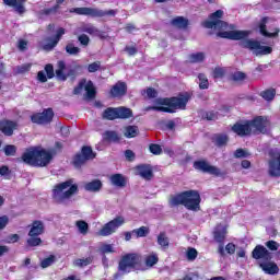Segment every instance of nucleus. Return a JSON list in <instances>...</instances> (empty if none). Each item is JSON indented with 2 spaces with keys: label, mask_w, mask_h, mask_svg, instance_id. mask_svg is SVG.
Wrapping results in <instances>:
<instances>
[{
  "label": "nucleus",
  "mask_w": 280,
  "mask_h": 280,
  "mask_svg": "<svg viewBox=\"0 0 280 280\" xmlns=\"http://www.w3.org/2000/svg\"><path fill=\"white\" fill-rule=\"evenodd\" d=\"M75 226L79 230V233H81V235H88L89 234V223H86V221L79 220V221L75 222Z\"/></svg>",
  "instance_id": "58836bf2"
},
{
  "label": "nucleus",
  "mask_w": 280,
  "mask_h": 280,
  "mask_svg": "<svg viewBox=\"0 0 280 280\" xmlns=\"http://www.w3.org/2000/svg\"><path fill=\"white\" fill-rule=\"evenodd\" d=\"M100 252L102 255H106V253H115V249H113V245L110 244H103L100 248Z\"/></svg>",
  "instance_id": "5fc2aeb1"
},
{
  "label": "nucleus",
  "mask_w": 280,
  "mask_h": 280,
  "mask_svg": "<svg viewBox=\"0 0 280 280\" xmlns=\"http://www.w3.org/2000/svg\"><path fill=\"white\" fill-rule=\"evenodd\" d=\"M200 192L198 190H185L176 195H171L168 199L170 207H179L183 205L188 211H200Z\"/></svg>",
  "instance_id": "39448f33"
},
{
  "label": "nucleus",
  "mask_w": 280,
  "mask_h": 280,
  "mask_svg": "<svg viewBox=\"0 0 280 280\" xmlns=\"http://www.w3.org/2000/svg\"><path fill=\"white\" fill-rule=\"evenodd\" d=\"M62 142L58 141L49 150L43 149V147H30L21 158H18V163H25L32 167H47L54 161V156L62 152Z\"/></svg>",
  "instance_id": "f03ea898"
},
{
  "label": "nucleus",
  "mask_w": 280,
  "mask_h": 280,
  "mask_svg": "<svg viewBox=\"0 0 280 280\" xmlns=\"http://www.w3.org/2000/svg\"><path fill=\"white\" fill-rule=\"evenodd\" d=\"M136 172L138 176L143 178V180H152L154 178V170L150 164H139L136 166Z\"/></svg>",
  "instance_id": "412c9836"
},
{
  "label": "nucleus",
  "mask_w": 280,
  "mask_h": 280,
  "mask_svg": "<svg viewBox=\"0 0 280 280\" xmlns=\"http://www.w3.org/2000/svg\"><path fill=\"white\" fill-rule=\"evenodd\" d=\"M102 187H104V184L100 179H93L84 184L85 191H90L91 194L102 191Z\"/></svg>",
  "instance_id": "a878e982"
},
{
  "label": "nucleus",
  "mask_w": 280,
  "mask_h": 280,
  "mask_svg": "<svg viewBox=\"0 0 280 280\" xmlns=\"http://www.w3.org/2000/svg\"><path fill=\"white\" fill-rule=\"evenodd\" d=\"M224 75H226V70L224 68H220V67L214 68L212 72V77L214 78V80H220L224 78Z\"/></svg>",
  "instance_id": "49530a36"
},
{
  "label": "nucleus",
  "mask_w": 280,
  "mask_h": 280,
  "mask_svg": "<svg viewBox=\"0 0 280 280\" xmlns=\"http://www.w3.org/2000/svg\"><path fill=\"white\" fill-rule=\"evenodd\" d=\"M56 261V256L50 255L47 258H44L40 261V267L42 268H49V266H52V264Z\"/></svg>",
  "instance_id": "09e8293b"
},
{
  "label": "nucleus",
  "mask_w": 280,
  "mask_h": 280,
  "mask_svg": "<svg viewBox=\"0 0 280 280\" xmlns=\"http://www.w3.org/2000/svg\"><path fill=\"white\" fill-rule=\"evenodd\" d=\"M228 233L229 231L226 226L222 223H218L212 231V236L214 242L219 245L218 253L221 257L226 256V254L224 253V242L226 241Z\"/></svg>",
  "instance_id": "f8f14e48"
},
{
  "label": "nucleus",
  "mask_w": 280,
  "mask_h": 280,
  "mask_svg": "<svg viewBox=\"0 0 280 280\" xmlns=\"http://www.w3.org/2000/svg\"><path fill=\"white\" fill-rule=\"evenodd\" d=\"M109 180L114 187L124 188L126 185H128V179H126V176H124L121 173L110 175Z\"/></svg>",
  "instance_id": "bb28decb"
},
{
  "label": "nucleus",
  "mask_w": 280,
  "mask_h": 280,
  "mask_svg": "<svg viewBox=\"0 0 280 280\" xmlns=\"http://www.w3.org/2000/svg\"><path fill=\"white\" fill-rule=\"evenodd\" d=\"M78 40L84 47H88L89 43H91V38H89V35H86V34L79 35Z\"/></svg>",
  "instance_id": "6e6d98bb"
},
{
  "label": "nucleus",
  "mask_w": 280,
  "mask_h": 280,
  "mask_svg": "<svg viewBox=\"0 0 280 280\" xmlns=\"http://www.w3.org/2000/svg\"><path fill=\"white\" fill-rule=\"evenodd\" d=\"M18 49H20V51H25L27 49V40L20 39L18 44Z\"/></svg>",
  "instance_id": "338daca9"
},
{
  "label": "nucleus",
  "mask_w": 280,
  "mask_h": 280,
  "mask_svg": "<svg viewBox=\"0 0 280 280\" xmlns=\"http://www.w3.org/2000/svg\"><path fill=\"white\" fill-rule=\"evenodd\" d=\"M266 262H261L259 267L266 275H279V265L275 261L265 260Z\"/></svg>",
  "instance_id": "393cba45"
},
{
  "label": "nucleus",
  "mask_w": 280,
  "mask_h": 280,
  "mask_svg": "<svg viewBox=\"0 0 280 280\" xmlns=\"http://www.w3.org/2000/svg\"><path fill=\"white\" fill-rule=\"evenodd\" d=\"M194 170L202 172V174H211V176H226V172H221L219 167L213 166L207 160H197L192 164Z\"/></svg>",
  "instance_id": "ddd939ff"
},
{
  "label": "nucleus",
  "mask_w": 280,
  "mask_h": 280,
  "mask_svg": "<svg viewBox=\"0 0 280 280\" xmlns=\"http://www.w3.org/2000/svg\"><path fill=\"white\" fill-rule=\"evenodd\" d=\"M125 51L128 52V56H137V47L135 46H126Z\"/></svg>",
  "instance_id": "69168bd1"
},
{
  "label": "nucleus",
  "mask_w": 280,
  "mask_h": 280,
  "mask_svg": "<svg viewBox=\"0 0 280 280\" xmlns=\"http://www.w3.org/2000/svg\"><path fill=\"white\" fill-rule=\"evenodd\" d=\"M156 242L162 250H167L170 248V237H167L166 232H160Z\"/></svg>",
  "instance_id": "7c9ffc66"
},
{
  "label": "nucleus",
  "mask_w": 280,
  "mask_h": 280,
  "mask_svg": "<svg viewBox=\"0 0 280 280\" xmlns=\"http://www.w3.org/2000/svg\"><path fill=\"white\" fill-rule=\"evenodd\" d=\"M186 257L188 261H195V259L198 257V250L194 247H190L187 249Z\"/></svg>",
  "instance_id": "603ef678"
},
{
  "label": "nucleus",
  "mask_w": 280,
  "mask_h": 280,
  "mask_svg": "<svg viewBox=\"0 0 280 280\" xmlns=\"http://www.w3.org/2000/svg\"><path fill=\"white\" fill-rule=\"evenodd\" d=\"M54 108H45L42 113H35L31 116L32 124H37V126H47L54 121L55 117Z\"/></svg>",
  "instance_id": "2eb2a0df"
},
{
  "label": "nucleus",
  "mask_w": 280,
  "mask_h": 280,
  "mask_svg": "<svg viewBox=\"0 0 280 280\" xmlns=\"http://www.w3.org/2000/svg\"><path fill=\"white\" fill-rule=\"evenodd\" d=\"M259 95L266 102H272V100H275V97L277 96V90L275 88L267 89L261 91Z\"/></svg>",
  "instance_id": "2f4dec72"
},
{
  "label": "nucleus",
  "mask_w": 280,
  "mask_h": 280,
  "mask_svg": "<svg viewBox=\"0 0 280 280\" xmlns=\"http://www.w3.org/2000/svg\"><path fill=\"white\" fill-rule=\"evenodd\" d=\"M191 100L189 93H179L177 96L156 98L155 104L159 106H149L147 110H156L158 113H170L174 114L178 108L185 110L187 104Z\"/></svg>",
  "instance_id": "20e7f679"
},
{
  "label": "nucleus",
  "mask_w": 280,
  "mask_h": 280,
  "mask_svg": "<svg viewBox=\"0 0 280 280\" xmlns=\"http://www.w3.org/2000/svg\"><path fill=\"white\" fill-rule=\"evenodd\" d=\"M124 135L126 139H135L139 135V127L129 125L125 128Z\"/></svg>",
  "instance_id": "72a5a7b5"
},
{
  "label": "nucleus",
  "mask_w": 280,
  "mask_h": 280,
  "mask_svg": "<svg viewBox=\"0 0 280 280\" xmlns=\"http://www.w3.org/2000/svg\"><path fill=\"white\" fill-rule=\"evenodd\" d=\"M65 69H67V63L65 61H58V69L55 71V75L59 82H67V78H69L65 73Z\"/></svg>",
  "instance_id": "c756f323"
},
{
  "label": "nucleus",
  "mask_w": 280,
  "mask_h": 280,
  "mask_svg": "<svg viewBox=\"0 0 280 280\" xmlns=\"http://www.w3.org/2000/svg\"><path fill=\"white\" fill-rule=\"evenodd\" d=\"M84 32L86 34L93 35V34H100V30H97V27L91 25L84 28Z\"/></svg>",
  "instance_id": "0e129e2a"
},
{
  "label": "nucleus",
  "mask_w": 280,
  "mask_h": 280,
  "mask_svg": "<svg viewBox=\"0 0 280 280\" xmlns=\"http://www.w3.org/2000/svg\"><path fill=\"white\" fill-rule=\"evenodd\" d=\"M11 8H14V10H15V12H18V14H25V5L18 2V0L14 2V4Z\"/></svg>",
  "instance_id": "864d4df0"
},
{
  "label": "nucleus",
  "mask_w": 280,
  "mask_h": 280,
  "mask_svg": "<svg viewBox=\"0 0 280 280\" xmlns=\"http://www.w3.org/2000/svg\"><path fill=\"white\" fill-rule=\"evenodd\" d=\"M67 34V31L63 27H59L54 37H48L47 43L43 45L44 51H52L55 47L58 46L60 40H62V35Z\"/></svg>",
  "instance_id": "f3484780"
},
{
  "label": "nucleus",
  "mask_w": 280,
  "mask_h": 280,
  "mask_svg": "<svg viewBox=\"0 0 280 280\" xmlns=\"http://www.w3.org/2000/svg\"><path fill=\"white\" fill-rule=\"evenodd\" d=\"M118 270L121 275H130V272H143V257L137 253H128L121 256L118 262Z\"/></svg>",
  "instance_id": "0eeeda50"
},
{
  "label": "nucleus",
  "mask_w": 280,
  "mask_h": 280,
  "mask_svg": "<svg viewBox=\"0 0 280 280\" xmlns=\"http://www.w3.org/2000/svg\"><path fill=\"white\" fill-rule=\"evenodd\" d=\"M102 69V61H94L88 65V72L89 73H97Z\"/></svg>",
  "instance_id": "37998d69"
},
{
  "label": "nucleus",
  "mask_w": 280,
  "mask_h": 280,
  "mask_svg": "<svg viewBox=\"0 0 280 280\" xmlns=\"http://www.w3.org/2000/svg\"><path fill=\"white\" fill-rule=\"evenodd\" d=\"M132 235H135V237L139 238V237H148V235H150V228L142 225L138 229L132 230Z\"/></svg>",
  "instance_id": "c9c22d12"
},
{
  "label": "nucleus",
  "mask_w": 280,
  "mask_h": 280,
  "mask_svg": "<svg viewBox=\"0 0 280 280\" xmlns=\"http://www.w3.org/2000/svg\"><path fill=\"white\" fill-rule=\"evenodd\" d=\"M126 224V219L124 217L118 215L114 220L105 223L103 228L98 231V235L101 237H108V235H113V233L117 232L119 226H124Z\"/></svg>",
  "instance_id": "4468645a"
},
{
  "label": "nucleus",
  "mask_w": 280,
  "mask_h": 280,
  "mask_svg": "<svg viewBox=\"0 0 280 280\" xmlns=\"http://www.w3.org/2000/svg\"><path fill=\"white\" fill-rule=\"evenodd\" d=\"M85 90V95L88 100H95V95H97V91L95 90V85L93 81H88L86 79L81 80L78 85L73 89V95H80L82 91Z\"/></svg>",
  "instance_id": "dca6fc26"
},
{
  "label": "nucleus",
  "mask_w": 280,
  "mask_h": 280,
  "mask_svg": "<svg viewBox=\"0 0 280 280\" xmlns=\"http://www.w3.org/2000/svg\"><path fill=\"white\" fill-rule=\"evenodd\" d=\"M224 253L228 255H235V244L234 243H228L224 248Z\"/></svg>",
  "instance_id": "13d9d810"
},
{
  "label": "nucleus",
  "mask_w": 280,
  "mask_h": 280,
  "mask_svg": "<svg viewBox=\"0 0 280 280\" xmlns=\"http://www.w3.org/2000/svg\"><path fill=\"white\" fill-rule=\"evenodd\" d=\"M21 240V236L19 234H11L7 237V244H16Z\"/></svg>",
  "instance_id": "bf43d9fd"
},
{
  "label": "nucleus",
  "mask_w": 280,
  "mask_h": 280,
  "mask_svg": "<svg viewBox=\"0 0 280 280\" xmlns=\"http://www.w3.org/2000/svg\"><path fill=\"white\" fill-rule=\"evenodd\" d=\"M171 25L177 27V30H187L189 27V20L184 16H176L171 21Z\"/></svg>",
  "instance_id": "c85d7f7f"
},
{
  "label": "nucleus",
  "mask_w": 280,
  "mask_h": 280,
  "mask_svg": "<svg viewBox=\"0 0 280 280\" xmlns=\"http://www.w3.org/2000/svg\"><path fill=\"white\" fill-rule=\"evenodd\" d=\"M42 16H54L56 14H60V5L55 4L51 8L43 9L39 11Z\"/></svg>",
  "instance_id": "473e14b6"
},
{
  "label": "nucleus",
  "mask_w": 280,
  "mask_h": 280,
  "mask_svg": "<svg viewBox=\"0 0 280 280\" xmlns=\"http://www.w3.org/2000/svg\"><path fill=\"white\" fill-rule=\"evenodd\" d=\"M128 93V84H126V82L124 81H118L116 82L110 91H109V95L110 97H124L125 95H127Z\"/></svg>",
  "instance_id": "5701e85b"
},
{
  "label": "nucleus",
  "mask_w": 280,
  "mask_h": 280,
  "mask_svg": "<svg viewBox=\"0 0 280 280\" xmlns=\"http://www.w3.org/2000/svg\"><path fill=\"white\" fill-rule=\"evenodd\" d=\"M231 79L233 80V82H244V80H246V73L242 71H236L232 73Z\"/></svg>",
  "instance_id": "3c124183"
},
{
  "label": "nucleus",
  "mask_w": 280,
  "mask_h": 280,
  "mask_svg": "<svg viewBox=\"0 0 280 280\" xmlns=\"http://www.w3.org/2000/svg\"><path fill=\"white\" fill-rule=\"evenodd\" d=\"M144 264L147 268H153V266H156L159 264V255L150 254L145 256Z\"/></svg>",
  "instance_id": "e433bc0d"
},
{
  "label": "nucleus",
  "mask_w": 280,
  "mask_h": 280,
  "mask_svg": "<svg viewBox=\"0 0 280 280\" xmlns=\"http://www.w3.org/2000/svg\"><path fill=\"white\" fill-rule=\"evenodd\" d=\"M97 156V153L93 151L90 145H83L81 151L73 155L72 165L75 170H82L86 165L88 161H93Z\"/></svg>",
  "instance_id": "1a4fd4ad"
},
{
  "label": "nucleus",
  "mask_w": 280,
  "mask_h": 280,
  "mask_svg": "<svg viewBox=\"0 0 280 280\" xmlns=\"http://www.w3.org/2000/svg\"><path fill=\"white\" fill-rule=\"evenodd\" d=\"M80 189L78 184H73V179H68L56 184L51 190V199L55 205H65L67 200H71V197L75 196Z\"/></svg>",
  "instance_id": "423d86ee"
},
{
  "label": "nucleus",
  "mask_w": 280,
  "mask_h": 280,
  "mask_svg": "<svg viewBox=\"0 0 280 280\" xmlns=\"http://www.w3.org/2000/svg\"><path fill=\"white\" fill-rule=\"evenodd\" d=\"M54 78H56V72L54 71V65L51 63H47L44 67V71L37 72V80L38 82H42V84H45L47 80H54Z\"/></svg>",
  "instance_id": "4be33fe9"
},
{
  "label": "nucleus",
  "mask_w": 280,
  "mask_h": 280,
  "mask_svg": "<svg viewBox=\"0 0 280 280\" xmlns=\"http://www.w3.org/2000/svg\"><path fill=\"white\" fill-rule=\"evenodd\" d=\"M28 238L26 240V246L30 248H35L36 246H40L43 244V238L40 235L45 234V223L40 220H34L28 225Z\"/></svg>",
  "instance_id": "6e6552de"
},
{
  "label": "nucleus",
  "mask_w": 280,
  "mask_h": 280,
  "mask_svg": "<svg viewBox=\"0 0 280 280\" xmlns=\"http://www.w3.org/2000/svg\"><path fill=\"white\" fill-rule=\"evenodd\" d=\"M220 113L215 110L210 112H201V119H206L207 121H215L218 119Z\"/></svg>",
  "instance_id": "4c0bfd02"
},
{
  "label": "nucleus",
  "mask_w": 280,
  "mask_h": 280,
  "mask_svg": "<svg viewBox=\"0 0 280 280\" xmlns=\"http://www.w3.org/2000/svg\"><path fill=\"white\" fill-rule=\"evenodd\" d=\"M94 256H89L86 258H79L74 260V266L78 268H86V266H91L93 264Z\"/></svg>",
  "instance_id": "f704fd0d"
},
{
  "label": "nucleus",
  "mask_w": 280,
  "mask_h": 280,
  "mask_svg": "<svg viewBox=\"0 0 280 280\" xmlns=\"http://www.w3.org/2000/svg\"><path fill=\"white\" fill-rule=\"evenodd\" d=\"M73 12H75V14H79L80 16H93L94 19H102L104 16H115V14H117V11L113 9L104 11L89 7L74 8Z\"/></svg>",
  "instance_id": "9b49d317"
},
{
  "label": "nucleus",
  "mask_w": 280,
  "mask_h": 280,
  "mask_svg": "<svg viewBox=\"0 0 280 280\" xmlns=\"http://www.w3.org/2000/svg\"><path fill=\"white\" fill-rule=\"evenodd\" d=\"M14 130H19V122L16 120H0V132H2L4 137H12V135H14Z\"/></svg>",
  "instance_id": "6ab92c4d"
},
{
  "label": "nucleus",
  "mask_w": 280,
  "mask_h": 280,
  "mask_svg": "<svg viewBox=\"0 0 280 280\" xmlns=\"http://www.w3.org/2000/svg\"><path fill=\"white\" fill-rule=\"evenodd\" d=\"M246 156H248V152H246L244 149H237L234 152L235 159H246Z\"/></svg>",
  "instance_id": "4d7b16f0"
},
{
  "label": "nucleus",
  "mask_w": 280,
  "mask_h": 280,
  "mask_svg": "<svg viewBox=\"0 0 280 280\" xmlns=\"http://www.w3.org/2000/svg\"><path fill=\"white\" fill-rule=\"evenodd\" d=\"M270 120L266 116H256L252 120L236 121L231 130L237 137H250V135H266Z\"/></svg>",
  "instance_id": "7ed1b4c3"
},
{
  "label": "nucleus",
  "mask_w": 280,
  "mask_h": 280,
  "mask_svg": "<svg viewBox=\"0 0 280 280\" xmlns=\"http://www.w3.org/2000/svg\"><path fill=\"white\" fill-rule=\"evenodd\" d=\"M189 60L192 63L205 62V52H196L189 56Z\"/></svg>",
  "instance_id": "c03bdc74"
},
{
  "label": "nucleus",
  "mask_w": 280,
  "mask_h": 280,
  "mask_svg": "<svg viewBox=\"0 0 280 280\" xmlns=\"http://www.w3.org/2000/svg\"><path fill=\"white\" fill-rule=\"evenodd\" d=\"M212 143L217 145V148H225L229 145V135L226 133H217L212 137Z\"/></svg>",
  "instance_id": "cd10ccee"
},
{
  "label": "nucleus",
  "mask_w": 280,
  "mask_h": 280,
  "mask_svg": "<svg viewBox=\"0 0 280 280\" xmlns=\"http://www.w3.org/2000/svg\"><path fill=\"white\" fill-rule=\"evenodd\" d=\"M3 152H4L5 156H15L16 155V145L7 144L3 148Z\"/></svg>",
  "instance_id": "a18cd8bd"
},
{
  "label": "nucleus",
  "mask_w": 280,
  "mask_h": 280,
  "mask_svg": "<svg viewBox=\"0 0 280 280\" xmlns=\"http://www.w3.org/2000/svg\"><path fill=\"white\" fill-rule=\"evenodd\" d=\"M30 69H32L31 63H25V65H22V66H18V73H27L30 71Z\"/></svg>",
  "instance_id": "052dcab7"
},
{
  "label": "nucleus",
  "mask_w": 280,
  "mask_h": 280,
  "mask_svg": "<svg viewBox=\"0 0 280 280\" xmlns=\"http://www.w3.org/2000/svg\"><path fill=\"white\" fill-rule=\"evenodd\" d=\"M103 119L107 121H115V119H130L132 117V109L128 107H107L103 114Z\"/></svg>",
  "instance_id": "9d476101"
},
{
  "label": "nucleus",
  "mask_w": 280,
  "mask_h": 280,
  "mask_svg": "<svg viewBox=\"0 0 280 280\" xmlns=\"http://www.w3.org/2000/svg\"><path fill=\"white\" fill-rule=\"evenodd\" d=\"M149 152H151V154H154L155 156H159V154H163V148H161L160 144L151 143L149 145Z\"/></svg>",
  "instance_id": "de8ad7c7"
},
{
  "label": "nucleus",
  "mask_w": 280,
  "mask_h": 280,
  "mask_svg": "<svg viewBox=\"0 0 280 280\" xmlns=\"http://www.w3.org/2000/svg\"><path fill=\"white\" fill-rule=\"evenodd\" d=\"M269 20H270V18H268V16H265L260 20V23L258 25L259 32H260L261 36H265V38H277V36H279L280 30L273 28L272 33L268 32L266 25L268 24Z\"/></svg>",
  "instance_id": "b1692460"
},
{
  "label": "nucleus",
  "mask_w": 280,
  "mask_h": 280,
  "mask_svg": "<svg viewBox=\"0 0 280 280\" xmlns=\"http://www.w3.org/2000/svg\"><path fill=\"white\" fill-rule=\"evenodd\" d=\"M10 174H12V171H10L8 165L0 166V176H10Z\"/></svg>",
  "instance_id": "e2e57ef3"
},
{
  "label": "nucleus",
  "mask_w": 280,
  "mask_h": 280,
  "mask_svg": "<svg viewBox=\"0 0 280 280\" xmlns=\"http://www.w3.org/2000/svg\"><path fill=\"white\" fill-rule=\"evenodd\" d=\"M125 156L127 161H135V152L132 150H126Z\"/></svg>",
  "instance_id": "774afa93"
},
{
  "label": "nucleus",
  "mask_w": 280,
  "mask_h": 280,
  "mask_svg": "<svg viewBox=\"0 0 280 280\" xmlns=\"http://www.w3.org/2000/svg\"><path fill=\"white\" fill-rule=\"evenodd\" d=\"M224 11L217 10L209 15V20L202 22V27L206 30H218L217 38H226L228 40H241L240 47L243 49H249L254 56H268L272 54V47L261 46V42L257 39H248L250 31H226L229 30V23L222 21Z\"/></svg>",
  "instance_id": "f257e3e1"
},
{
  "label": "nucleus",
  "mask_w": 280,
  "mask_h": 280,
  "mask_svg": "<svg viewBox=\"0 0 280 280\" xmlns=\"http://www.w3.org/2000/svg\"><path fill=\"white\" fill-rule=\"evenodd\" d=\"M253 259H264V261L272 260V253H270L264 245H256L252 252Z\"/></svg>",
  "instance_id": "aec40b11"
},
{
  "label": "nucleus",
  "mask_w": 280,
  "mask_h": 280,
  "mask_svg": "<svg viewBox=\"0 0 280 280\" xmlns=\"http://www.w3.org/2000/svg\"><path fill=\"white\" fill-rule=\"evenodd\" d=\"M268 174L271 178H280V152L271 154V160L268 162Z\"/></svg>",
  "instance_id": "a211bd4d"
},
{
  "label": "nucleus",
  "mask_w": 280,
  "mask_h": 280,
  "mask_svg": "<svg viewBox=\"0 0 280 280\" xmlns=\"http://www.w3.org/2000/svg\"><path fill=\"white\" fill-rule=\"evenodd\" d=\"M66 52L69 56H78L80 54V47L75 46L73 43H68L66 45Z\"/></svg>",
  "instance_id": "ea45409f"
},
{
  "label": "nucleus",
  "mask_w": 280,
  "mask_h": 280,
  "mask_svg": "<svg viewBox=\"0 0 280 280\" xmlns=\"http://www.w3.org/2000/svg\"><path fill=\"white\" fill-rule=\"evenodd\" d=\"M266 246L269 250H279V243H277V241H268Z\"/></svg>",
  "instance_id": "680f3d73"
},
{
  "label": "nucleus",
  "mask_w": 280,
  "mask_h": 280,
  "mask_svg": "<svg viewBox=\"0 0 280 280\" xmlns=\"http://www.w3.org/2000/svg\"><path fill=\"white\" fill-rule=\"evenodd\" d=\"M149 100H156L159 97V92L154 88H147L142 91V95H145Z\"/></svg>",
  "instance_id": "79ce46f5"
},
{
  "label": "nucleus",
  "mask_w": 280,
  "mask_h": 280,
  "mask_svg": "<svg viewBox=\"0 0 280 280\" xmlns=\"http://www.w3.org/2000/svg\"><path fill=\"white\" fill-rule=\"evenodd\" d=\"M104 139L106 141H119V135L117 131H105Z\"/></svg>",
  "instance_id": "8fccbe9b"
},
{
  "label": "nucleus",
  "mask_w": 280,
  "mask_h": 280,
  "mask_svg": "<svg viewBox=\"0 0 280 280\" xmlns=\"http://www.w3.org/2000/svg\"><path fill=\"white\" fill-rule=\"evenodd\" d=\"M198 80H199V89L201 91L209 89V79H207V75L205 73H199Z\"/></svg>",
  "instance_id": "a19ab883"
}]
</instances>
